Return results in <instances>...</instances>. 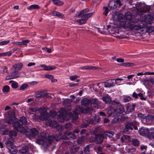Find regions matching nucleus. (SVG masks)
I'll use <instances>...</instances> for the list:
<instances>
[{
  "instance_id": "49",
  "label": "nucleus",
  "mask_w": 154,
  "mask_h": 154,
  "mask_svg": "<svg viewBox=\"0 0 154 154\" xmlns=\"http://www.w3.org/2000/svg\"><path fill=\"white\" fill-rule=\"evenodd\" d=\"M121 135L122 134L118 132L117 134H116L115 137H113L112 140H117L119 138L120 136H121Z\"/></svg>"
},
{
  "instance_id": "1",
  "label": "nucleus",
  "mask_w": 154,
  "mask_h": 154,
  "mask_svg": "<svg viewBox=\"0 0 154 154\" xmlns=\"http://www.w3.org/2000/svg\"><path fill=\"white\" fill-rule=\"evenodd\" d=\"M125 127L123 129V132L126 134H128L134 129L137 130L138 128L137 125V122L136 121L127 122L125 124Z\"/></svg>"
},
{
  "instance_id": "29",
  "label": "nucleus",
  "mask_w": 154,
  "mask_h": 154,
  "mask_svg": "<svg viewBox=\"0 0 154 154\" xmlns=\"http://www.w3.org/2000/svg\"><path fill=\"white\" fill-rule=\"evenodd\" d=\"M104 135L107 136L109 138H112V140L113 136L115 134V133L113 131H104Z\"/></svg>"
},
{
  "instance_id": "31",
  "label": "nucleus",
  "mask_w": 154,
  "mask_h": 154,
  "mask_svg": "<svg viewBox=\"0 0 154 154\" xmlns=\"http://www.w3.org/2000/svg\"><path fill=\"white\" fill-rule=\"evenodd\" d=\"M132 15L131 12H128L125 13L124 17L126 20L132 21L131 18Z\"/></svg>"
},
{
  "instance_id": "12",
  "label": "nucleus",
  "mask_w": 154,
  "mask_h": 154,
  "mask_svg": "<svg viewBox=\"0 0 154 154\" xmlns=\"http://www.w3.org/2000/svg\"><path fill=\"white\" fill-rule=\"evenodd\" d=\"M149 131L148 129L146 128H139L138 130L139 134L141 136H146L149 134Z\"/></svg>"
},
{
  "instance_id": "2",
  "label": "nucleus",
  "mask_w": 154,
  "mask_h": 154,
  "mask_svg": "<svg viewBox=\"0 0 154 154\" xmlns=\"http://www.w3.org/2000/svg\"><path fill=\"white\" fill-rule=\"evenodd\" d=\"M41 137L42 139L45 140L48 139L50 140L51 144L52 141H58L61 140L62 137L60 133L57 134L55 135H53L51 136L49 135L47 133L45 132H42L40 134Z\"/></svg>"
},
{
  "instance_id": "64",
  "label": "nucleus",
  "mask_w": 154,
  "mask_h": 154,
  "mask_svg": "<svg viewBox=\"0 0 154 154\" xmlns=\"http://www.w3.org/2000/svg\"><path fill=\"white\" fill-rule=\"evenodd\" d=\"M137 115L139 117L141 118L145 119L146 117V116L142 114L141 113H138Z\"/></svg>"
},
{
  "instance_id": "11",
  "label": "nucleus",
  "mask_w": 154,
  "mask_h": 154,
  "mask_svg": "<svg viewBox=\"0 0 154 154\" xmlns=\"http://www.w3.org/2000/svg\"><path fill=\"white\" fill-rule=\"evenodd\" d=\"M154 17L152 14H150L145 16L144 20L146 23L150 24L153 22L152 21L154 20Z\"/></svg>"
},
{
  "instance_id": "23",
  "label": "nucleus",
  "mask_w": 154,
  "mask_h": 154,
  "mask_svg": "<svg viewBox=\"0 0 154 154\" xmlns=\"http://www.w3.org/2000/svg\"><path fill=\"white\" fill-rule=\"evenodd\" d=\"M28 146L26 145L23 146L21 149L19 150V152L22 154H28Z\"/></svg>"
},
{
  "instance_id": "39",
  "label": "nucleus",
  "mask_w": 154,
  "mask_h": 154,
  "mask_svg": "<svg viewBox=\"0 0 154 154\" xmlns=\"http://www.w3.org/2000/svg\"><path fill=\"white\" fill-rule=\"evenodd\" d=\"M8 115L9 119H11L15 120L16 118L15 117V113L14 111H9L8 112Z\"/></svg>"
},
{
  "instance_id": "59",
  "label": "nucleus",
  "mask_w": 154,
  "mask_h": 154,
  "mask_svg": "<svg viewBox=\"0 0 154 154\" xmlns=\"http://www.w3.org/2000/svg\"><path fill=\"white\" fill-rule=\"evenodd\" d=\"M72 116L75 120H76L77 119L78 117V113L76 112H74L73 114H72Z\"/></svg>"
},
{
  "instance_id": "61",
  "label": "nucleus",
  "mask_w": 154,
  "mask_h": 154,
  "mask_svg": "<svg viewBox=\"0 0 154 154\" xmlns=\"http://www.w3.org/2000/svg\"><path fill=\"white\" fill-rule=\"evenodd\" d=\"M123 138L125 139V142L129 141L130 140V137L127 135H124Z\"/></svg>"
},
{
  "instance_id": "53",
  "label": "nucleus",
  "mask_w": 154,
  "mask_h": 154,
  "mask_svg": "<svg viewBox=\"0 0 154 154\" xmlns=\"http://www.w3.org/2000/svg\"><path fill=\"white\" fill-rule=\"evenodd\" d=\"M93 14V13L87 14L85 15H83L82 16V17H84L86 18H88L91 17Z\"/></svg>"
},
{
  "instance_id": "10",
  "label": "nucleus",
  "mask_w": 154,
  "mask_h": 154,
  "mask_svg": "<svg viewBox=\"0 0 154 154\" xmlns=\"http://www.w3.org/2000/svg\"><path fill=\"white\" fill-rule=\"evenodd\" d=\"M61 134V136L62 138L61 139H65L66 140H68L69 138H72L73 139H75L76 138V136L75 134V133L72 132H68L67 134V136H65L63 137L62 135L63 134Z\"/></svg>"
},
{
  "instance_id": "32",
  "label": "nucleus",
  "mask_w": 154,
  "mask_h": 154,
  "mask_svg": "<svg viewBox=\"0 0 154 154\" xmlns=\"http://www.w3.org/2000/svg\"><path fill=\"white\" fill-rule=\"evenodd\" d=\"M40 8V6L37 4L32 5L27 7V9L29 10H32L34 9H38Z\"/></svg>"
},
{
  "instance_id": "20",
  "label": "nucleus",
  "mask_w": 154,
  "mask_h": 154,
  "mask_svg": "<svg viewBox=\"0 0 154 154\" xmlns=\"http://www.w3.org/2000/svg\"><path fill=\"white\" fill-rule=\"evenodd\" d=\"M108 6L111 10L116 9L117 6V3L115 1H111L109 3Z\"/></svg>"
},
{
  "instance_id": "45",
  "label": "nucleus",
  "mask_w": 154,
  "mask_h": 154,
  "mask_svg": "<svg viewBox=\"0 0 154 154\" xmlns=\"http://www.w3.org/2000/svg\"><path fill=\"white\" fill-rule=\"evenodd\" d=\"M90 122L89 121H87L86 122H84L81 125V127L82 128L87 127L90 124Z\"/></svg>"
},
{
  "instance_id": "56",
  "label": "nucleus",
  "mask_w": 154,
  "mask_h": 154,
  "mask_svg": "<svg viewBox=\"0 0 154 154\" xmlns=\"http://www.w3.org/2000/svg\"><path fill=\"white\" fill-rule=\"evenodd\" d=\"M94 120L95 121V122H99L100 120V118L99 116L98 115H95L94 117Z\"/></svg>"
},
{
  "instance_id": "24",
  "label": "nucleus",
  "mask_w": 154,
  "mask_h": 154,
  "mask_svg": "<svg viewBox=\"0 0 154 154\" xmlns=\"http://www.w3.org/2000/svg\"><path fill=\"white\" fill-rule=\"evenodd\" d=\"M5 145L8 150H9L10 149L15 147V146L14 145L13 142L11 141H7L5 143Z\"/></svg>"
},
{
  "instance_id": "8",
  "label": "nucleus",
  "mask_w": 154,
  "mask_h": 154,
  "mask_svg": "<svg viewBox=\"0 0 154 154\" xmlns=\"http://www.w3.org/2000/svg\"><path fill=\"white\" fill-rule=\"evenodd\" d=\"M93 134L95 135L94 137L97 143L99 144L101 143L104 138V134H96L95 132H94Z\"/></svg>"
},
{
  "instance_id": "42",
  "label": "nucleus",
  "mask_w": 154,
  "mask_h": 154,
  "mask_svg": "<svg viewBox=\"0 0 154 154\" xmlns=\"http://www.w3.org/2000/svg\"><path fill=\"white\" fill-rule=\"evenodd\" d=\"M10 88L9 86L6 85L3 86L2 89V91L4 93H7L10 91Z\"/></svg>"
},
{
  "instance_id": "30",
  "label": "nucleus",
  "mask_w": 154,
  "mask_h": 154,
  "mask_svg": "<svg viewBox=\"0 0 154 154\" xmlns=\"http://www.w3.org/2000/svg\"><path fill=\"white\" fill-rule=\"evenodd\" d=\"M11 76L13 79H15L18 77L20 75V73L19 71H12L11 73Z\"/></svg>"
},
{
  "instance_id": "36",
  "label": "nucleus",
  "mask_w": 154,
  "mask_h": 154,
  "mask_svg": "<svg viewBox=\"0 0 154 154\" xmlns=\"http://www.w3.org/2000/svg\"><path fill=\"white\" fill-rule=\"evenodd\" d=\"M53 4L58 6H61L63 5L64 3L63 2L60 1V0H51Z\"/></svg>"
},
{
  "instance_id": "5",
  "label": "nucleus",
  "mask_w": 154,
  "mask_h": 154,
  "mask_svg": "<svg viewBox=\"0 0 154 154\" xmlns=\"http://www.w3.org/2000/svg\"><path fill=\"white\" fill-rule=\"evenodd\" d=\"M19 121L13 122V126L14 129L17 131H19L20 132L23 133L25 131V129L22 126Z\"/></svg>"
},
{
  "instance_id": "9",
  "label": "nucleus",
  "mask_w": 154,
  "mask_h": 154,
  "mask_svg": "<svg viewBox=\"0 0 154 154\" xmlns=\"http://www.w3.org/2000/svg\"><path fill=\"white\" fill-rule=\"evenodd\" d=\"M116 83V80L114 79L109 80L104 82V87L106 88H110L114 86Z\"/></svg>"
},
{
  "instance_id": "14",
  "label": "nucleus",
  "mask_w": 154,
  "mask_h": 154,
  "mask_svg": "<svg viewBox=\"0 0 154 154\" xmlns=\"http://www.w3.org/2000/svg\"><path fill=\"white\" fill-rule=\"evenodd\" d=\"M135 106V103H128L126 105V108L128 112H132L134 111Z\"/></svg>"
},
{
  "instance_id": "44",
  "label": "nucleus",
  "mask_w": 154,
  "mask_h": 154,
  "mask_svg": "<svg viewBox=\"0 0 154 154\" xmlns=\"http://www.w3.org/2000/svg\"><path fill=\"white\" fill-rule=\"evenodd\" d=\"M103 9L104 10V12H103V14L105 16H106L109 11H110V10L107 7L105 6L103 7Z\"/></svg>"
},
{
  "instance_id": "19",
  "label": "nucleus",
  "mask_w": 154,
  "mask_h": 154,
  "mask_svg": "<svg viewBox=\"0 0 154 154\" xmlns=\"http://www.w3.org/2000/svg\"><path fill=\"white\" fill-rule=\"evenodd\" d=\"M141 12L142 13L148 12L149 14H152L153 15V13H154V12L150 9V6L148 5L145 6L141 10Z\"/></svg>"
},
{
  "instance_id": "48",
  "label": "nucleus",
  "mask_w": 154,
  "mask_h": 154,
  "mask_svg": "<svg viewBox=\"0 0 154 154\" xmlns=\"http://www.w3.org/2000/svg\"><path fill=\"white\" fill-rule=\"evenodd\" d=\"M85 110L86 112L89 113L93 111V108L91 106L88 107L85 109Z\"/></svg>"
},
{
  "instance_id": "50",
  "label": "nucleus",
  "mask_w": 154,
  "mask_h": 154,
  "mask_svg": "<svg viewBox=\"0 0 154 154\" xmlns=\"http://www.w3.org/2000/svg\"><path fill=\"white\" fill-rule=\"evenodd\" d=\"M11 54L12 51H7L4 53H2V56H10L11 55Z\"/></svg>"
},
{
  "instance_id": "15",
  "label": "nucleus",
  "mask_w": 154,
  "mask_h": 154,
  "mask_svg": "<svg viewBox=\"0 0 154 154\" xmlns=\"http://www.w3.org/2000/svg\"><path fill=\"white\" fill-rule=\"evenodd\" d=\"M120 26L121 27L129 29H131L132 24L127 21H123L120 23Z\"/></svg>"
},
{
  "instance_id": "33",
  "label": "nucleus",
  "mask_w": 154,
  "mask_h": 154,
  "mask_svg": "<svg viewBox=\"0 0 154 154\" xmlns=\"http://www.w3.org/2000/svg\"><path fill=\"white\" fill-rule=\"evenodd\" d=\"M89 99L85 98L82 99L81 100L82 105L85 106H87L89 104H90Z\"/></svg>"
},
{
  "instance_id": "55",
  "label": "nucleus",
  "mask_w": 154,
  "mask_h": 154,
  "mask_svg": "<svg viewBox=\"0 0 154 154\" xmlns=\"http://www.w3.org/2000/svg\"><path fill=\"white\" fill-rule=\"evenodd\" d=\"M147 31L149 33L154 32V27L152 26H149L147 27Z\"/></svg>"
},
{
  "instance_id": "37",
  "label": "nucleus",
  "mask_w": 154,
  "mask_h": 154,
  "mask_svg": "<svg viewBox=\"0 0 154 154\" xmlns=\"http://www.w3.org/2000/svg\"><path fill=\"white\" fill-rule=\"evenodd\" d=\"M9 83L11 84V86L13 88L16 89L18 87V84L15 81L11 80L9 81Z\"/></svg>"
},
{
  "instance_id": "38",
  "label": "nucleus",
  "mask_w": 154,
  "mask_h": 154,
  "mask_svg": "<svg viewBox=\"0 0 154 154\" xmlns=\"http://www.w3.org/2000/svg\"><path fill=\"white\" fill-rule=\"evenodd\" d=\"M89 11V9L88 8H86L84 9H83L80 13L78 14V16L79 17H80L81 16H82L83 15H85L86 13Z\"/></svg>"
},
{
  "instance_id": "52",
  "label": "nucleus",
  "mask_w": 154,
  "mask_h": 154,
  "mask_svg": "<svg viewBox=\"0 0 154 154\" xmlns=\"http://www.w3.org/2000/svg\"><path fill=\"white\" fill-rule=\"evenodd\" d=\"M87 19L86 18L84 19L82 18L80 19L79 21V23L80 25H82L83 24H85L86 23V21L87 20Z\"/></svg>"
},
{
  "instance_id": "27",
  "label": "nucleus",
  "mask_w": 154,
  "mask_h": 154,
  "mask_svg": "<svg viewBox=\"0 0 154 154\" xmlns=\"http://www.w3.org/2000/svg\"><path fill=\"white\" fill-rule=\"evenodd\" d=\"M113 19L119 21L122 19L121 14L117 12L114 13L113 15Z\"/></svg>"
},
{
  "instance_id": "4",
  "label": "nucleus",
  "mask_w": 154,
  "mask_h": 154,
  "mask_svg": "<svg viewBox=\"0 0 154 154\" xmlns=\"http://www.w3.org/2000/svg\"><path fill=\"white\" fill-rule=\"evenodd\" d=\"M116 108H114L116 116H120L121 115L124 116L126 114L125 111V109L123 105L117 102Z\"/></svg>"
},
{
  "instance_id": "16",
  "label": "nucleus",
  "mask_w": 154,
  "mask_h": 154,
  "mask_svg": "<svg viewBox=\"0 0 154 154\" xmlns=\"http://www.w3.org/2000/svg\"><path fill=\"white\" fill-rule=\"evenodd\" d=\"M35 97L38 99H40L46 97L48 94L44 91H38L35 93Z\"/></svg>"
},
{
  "instance_id": "3",
  "label": "nucleus",
  "mask_w": 154,
  "mask_h": 154,
  "mask_svg": "<svg viewBox=\"0 0 154 154\" xmlns=\"http://www.w3.org/2000/svg\"><path fill=\"white\" fill-rule=\"evenodd\" d=\"M38 130L36 128H34L31 129L28 128L25 129V131H24L23 134H25L26 135L29 137L35 138L38 137Z\"/></svg>"
},
{
  "instance_id": "28",
  "label": "nucleus",
  "mask_w": 154,
  "mask_h": 154,
  "mask_svg": "<svg viewBox=\"0 0 154 154\" xmlns=\"http://www.w3.org/2000/svg\"><path fill=\"white\" fill-rule=\"evenodd\" d=\"M143 27V26L140 24L137 25L134 24H132L131 29L135 30H139L141 29Z\"/></svg>"
},
{
  "instance_id": "6",
  "label": "nucleus",
  "mask_w": 154,
  "mask_h": 154,
  "mask_svg": "<svg viewBox=\"0 0 154 154\" xmlns=\"http://www.w3.org/2000/svg\"><path fill=\"white\" fill-rule=\"evenodd\" d=\"M35 142L39 145H42L44 146L47 147L51 144V142L50 140L48 139L45 140L42 139L40 137H38L37 139H36Z\"/></svg>"
},
{
  "instance_id": "17",
  "label": "nucleus",
  "mask_w": 154,
  "mask_h": 154,
  "mask_svg": "<svg viewBox=\"0 0 154 154\" xmlns=\"http://www.w3.org/2000/svg\"><path fill=\"white\" fill-rule=\"evenodd\" d=\"M23 64L21 63H20L14 64L11 67L12 71H19L23 67Z\"/></svg>"
},
{
  "instance_id": "21",
  "label": "nucleus",
  "mask_w": 154,
  "mask_h": 154,
  "mask_svg": "<svg viewBox=\"0 0 154 154\" xmlns=\"http://www.w3.org/2000/svg\"><path fill=\"white\" fill-rule=\"evenodd\" d=\"M107 114L108 116L109 117L111 116H116L114 110V108L111 107L109 109L107 112Z\"/></svg>"
},
{
  "instance_id": "58",
  "label": "nucleus",
  "mask_w": 154,
  "mask_h": 154,
  "mask_svg": "<svg viewBox=\"0 0 154 154\" xmlns=\"http://www.w3.org/2000/svg\"><path fill=\"white\" fill-rule=\"evenodd\" d=\"M10 42V40L4 41L0 42V45H6L9 43Z\"/></svg>"
},
{
  "instance_id": "26",
  "label": "nucleus",
  "mask_w": 154,
  "mask_h": 154,
  "mask_svg": "<svg viewBox=\"0 0 154 154\" xmlns=\"http://www.w3.org/2000/svg\"><path fill=\"white\" fill-rule=\"evenodd\" d=\"M9 135L11 139L13 140L17 136V133L14 131H9Z\"/></svg>"
},
{
  "instance_id": "18",
  "label": "nucleus",
  "mask_w": 154,
  "mask_h": 154,
  "mask_svg": "<svg viewBox=\"0 0 154 154\" xmlns=\"http://www.w3.org/2000/svg\"><path fill=\"white\" fill-rule=\"evenodd\" d=\"M93 147L91 144H88L83 148V151L81 153L82 154H90V149Z\"/></svg>"
},
{
  "instance_id": "54",
  "label": "nucleus",
  "mask_w": 154,
  "mask_h": 154,
  "mask_svg": "<svg viewBox=\"0 0 154 154\" xmlns=\"http://www.w3.org/2000/svg\"><path fill=\"white\" fill-rule=\"evenodd\" d=\"M28 86V85L27 84H23L20 86V89H18V90H24Z\"/></svg>"
},
{
  "instance_id": "7",
  "label": "nucleus",
  "mask_w": 154,
  "mask_h": 154,
  "mask_svg": "<svg viewBox=\"0 0 154 154\" xmlns=\"http://www.w3.org/2000/svg\"><path fill=\"white\" fill-rule=\"evenodd\" d=\"M44 119L47 120L46 123L51 127L54 128H57L59 127V125L57 121H52L51 119H49L48 118H47V116L45 118L44 117Z\"/></svg>"
},
{
  "instance_id": "60",
  "label": "nucleus",
  "mask_w": 154,
  "mask_h": 154,
  "mask_svg": "<svg viewBox=\"0 0 154 154\" xmlns=\"http://www.w3.org/2000/svg\"><path fill=\"white\" fill-rule=\"evenodd\" d=\"M103 122L104 124H106L108 123L109 122V120L107 118H103Z\"/></svg>"
},
{
  "instance_id": "40",
  "label": "nucleus",
  "mask_w": 154,
  "mask_h": 154,
  "mask_svg": "<svg viewBox=\"0 0 154 154\" xmlns=\"http://www.w3.org/2000/svg\"><path fill=\"white\" fill-rule=\"evenodd\" d=\"M90 104L98 105V101L96 98L89 99Z\"/></svg>"
},
{
  "instance_id": "47",
  "label": "nucleus",
  "mask_w": 154,
  "mask_h": 154,
  "mask_svg": "<svg viewBox=\"0 0 154 154\" xmlns=\"http://www.w3.org/2000/svg\"><path fill=\"white\" fill-rule=\"evenodd\" d=\"M119 116H117V117L114 118L112 120V122L115 124L118 123L119 120H120V118L118 117Z\"/></svg>"
},
{
  "instance_id": "34",
  "label": "nucleus",
  "mask_w": 154,
  "mask_h": 154,
  "mask_svg": "<svg viewBox=\"0 0 154 154\" xmlns=\"http://www.w3.org/2000/svg\"><path fill=\"white\" fill-rule=\"evenodd\" d=\"M120 66H124L127 67L134 66L135 65L134 63H121L119 64Z\"/></svg>"
},
{
  "instance_id": "22",
  "label": "nucleus",
  "mask_w": 154,
  "mask_h": 154,
  "mask_svg": "<svg viewBox=\"0 0 154 154\" xmlns=\"http://www.w3.org/2000/svg\"><path fill=\"white\" fill-rule=\"evenodd\" d=\"M40 66L42 67H44L43 69L44 70H53L56 68V66H47L45 64H41Z\"/></svg>"
},
{
  "instance_id": "35",
  "label": "nucleus",
  "mask_w": 154,
  "mask_h": 154,
  "mask_svg": "<svg viewBox=\"0 0 154 154\" xmlns=\"http://www.w3.org/2000/svg\"><path fill=\"white\" fill-rule=\"evenodd\" d=\"M19 121L20 122L22 125L23 124L26 125L27 122L26 119L24 116H22L20 117Z\"/></svg>"
},
{
  "instance_id": "41",
  "label": "nucleus",
  "mask_w": 154,
  "mask_h": 154,
  "mask_svg": "<svg viewBox=\"0 0 154 154\" xmlns=\"http://www.w3.org/2000/svg\"><path fill=\"white\" fill-rule=\"evenodd\" d=\"M132 145L135 146H138L140 143V142L138 139H133L132 140Z\"/></svg>"
},
{
  "instance_id": "46",
  "label": "nucleus",
  "mask_w": 154,
  "mask_h": 154,
  "mask_svg": "<svg viewBox=\"0 0 154 154\" xmlns=\"http://www.w3.org/2000/svg\"><path fill=\"white\" fill-rule=\"evenodd\" d=\"M72 127V125L70 123H67L65 124V128L67 130H69Z\"/></svg>"
},
{
  "instance_id": "25",
  "label": "nucleus",
  "mask_w": 154,
  "mask_h": 154,
  "mask_svg": "<svg viewBox=\"0 0 154 154\" xmlns=\"http://www.w3.org/2000/svg\"><path fill=\"white\" fill-rule=\"evenodd\" d=\"M53 16H56L60 18H63L64 17V15L60 12L57 11H54L51 13Z\"/></svg>"
},
{
  "instance_id": "13",
  "label": "nucleus",
  "mask_w": 154,
  "mask_h": 154,
  "mask_svg": "<svg viewBox=\"0 0 154 154\" xmlns=\"http://www.w3.org/2000/svg\"><path fill=\"white\" fill-rule=\"evenodd\" d=\"M102 99L105 103H108L109 104H114L115 103H117V102L112 101L111 98L108 94H107L105 96L103 97Z\"/></svg>"
},
{
  "instance_id": "43",
  "label": "nucleus",
  "mask_w": 154,
  "mask_h": 154,
  "mask_svg": "<svg viewBox=\"0 0 154 154\" xmlns=\"http://www.w3.org/2000/svg\"><path fill=\"white\" fill-rule=\"evenodd\" d=\"M49 112L50 116L52 118H54L57 114L56 111L54 110H50Z\"/></svg>"
},
{
  "instance_id": "63",
  "label": "nucleus",
  "mask_w": 154,
  "mask_h": 154,
  "mask_svg": "<svg viewBox=\"0 0 154 154\" xmlns=\"http://www.w3.org/2000/svg\"><path fill=\"white\" fill-rule=\"evenodd\" d=\"M14 119H9V120L6 121V122L8 124H11V123L13 124V122H14Z\"/></svg>"
},
{
  "instance_id": "57",
  "label": "nucleus",
  "mask_w": 154,
  "mask_h": 154,
  "mask_svg": "<svg viewBox=\"0 0 154 154\" xmlns=\"http://www.w3.org/2000/svg\"><path fill=\"white\" fill-rule=\"evenodd\" d=\"M44 77L50 79H51H51H53L54 78V77L53 75L48 74L45 75L44 76Z\"/></svg>"
},
{
  "instance_id": "62",
  "label": "nucleus",
  "mask_w": 154,
  "mask_h": 154,
  "mask_svg": "<svg viewBox=\"0 0 154 154\" xmlns=\"http://www.w3.org/2000/svg\"><path fill=\"white\" fill-rule=\"evenodd\" d=\"M78 78V76L76 75H72L70 76V79L72 81H74L76 79Z\"/></svg>"
},
{
  "instance_id": "51",
  "label": "nucleus",
  "mask_w": 154,
  "mask_h": 154,
  "mask_svg": "<svg viewBox=\"0 0 154 154\" xmlns=\"http://www.w3.org/2000/svg\"><path fill=\"white\" fill-rule=\"evenodd\" d=\"M12 148L8 150L9 151L11 152L12 154H16L17 152V151L15 149V147L13 148Z\"/></svg>"
}]
</instances>
